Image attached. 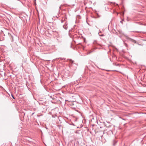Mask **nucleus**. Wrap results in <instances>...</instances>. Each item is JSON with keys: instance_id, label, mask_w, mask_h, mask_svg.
Masks as SVG:
<instances>
[{"instance_id": "f257e3e1", "label": "nucleus", "mask_w": 146, "mask_h": 146, "mask_svg": "<svg viewBox=\"0 0 146 146\" xmlns=\"http://www.w3.org/2000/svg\"><path fill=\"white\" fill-rule=\"evenodd\" d=\"M63 27L65 29H67L68 27L66 24H64L63 26Z\"/></svg>"}, {"instance_id": "f03ea898", "label": "nucleus", "mask_w": 146, "mask_h": 146, "mask_svg": "<svg viewBox=\"0 0 146 146\" xmlns=\"http://www.w3.org/2000/svg\"><path fill=\"white\" fill-rule=\"evenodd\" d=\"M117 143V141H115V140H114L113 141V145L114 146L115 145V144Z\"/></svg>"}, {"instance_id": "7ed1b4c3", "label": "nucleus", "mask_w": 146, "mask_h": 146, "mask_svg": "<svg viewBox=\"0 0 146 146\" xmlns=\"http://www.w3.org/2000/svg\"><path fill=\"white\" fill-rule=\"evenodd\" d=\"M68 60H69L70 61V62L72 63V64L74 62V61L72 60L71 59H68Z\"/></svg>"}, {"instance_id": "20e7f679", "label": "nucleus", "mask_w": 146, "mask_h": 146, "mask_svg": "<svg viewBox=\"0 0 146 146\" xmlns=\"http://www.w3.org/2000/svg\"><path fill=\"white\" fill-rule=\"evenodd\" d=\"M133 42L134 43H136V41L135 40H133Z\"/></svg>"}, {"instance_id": "39448f33", "label": "nucleus", "mask_w": 146, "mask_h": 146, "mask_svg": "<svg viewBox=\"0 0 146 146\" xmlns=\"http://www.w3.org/2000/svg\"><path fill=\"white\" fill-rule=\"evenodd\" d=\"M12 96L14 99H15L13 95H12Z\"/></svg>"}, {"instance_id": "423d86ee", "label": "nucleus", "mask_w": 146, "mask_h": 146, "mask_svg": "<svg viewBox=\"0 0 146 146\" xmlns=\"http://www.w3.org/2000/svg\"><path fill=\"white\" fill-rule=\"evenodd\" d=\"M61 23H62L63 22H64V21H63V20H61Z\"/></svg>"}, {"instance_id": "0eeeda50", "label": "nucleus", "mask_w": 146, "mask_h": 146, "mask_svg": "<svg viewBox=\"0 0 146 146\" xmlns=\"http://www.w3.org/2000/svg\"><path fill=\"white\" fill-rule=\"evenodd\" d=\"M59 58H58V59H59ZM60 60H63V58H60Z\"/></svg>"}, {"instance_id": "6e6552de", "label": "nucleus", "mask_w": 146, "mask_h": 146, "mask_svg": "<svg viewBox=\"0 0 146 146\" xmlns=\"http://www.w3.org/2000/svg\"><path fill=\"white\" fill-rule=\"evenodd\" d=\"M34 113H33V114H32V115H33V114H34Z\"/></svg>"}]
</instances>
